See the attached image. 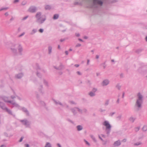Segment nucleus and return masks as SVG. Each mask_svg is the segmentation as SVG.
Instances as JSON below:
<instances>
[{"instance_id":"1","label":"nucleus","mask_w":147,"mask_h":147,"mask_svg":"<svg viewBox=\"0 0 147 147\" xmlns=\"http://www.w3.org/2000/svg\"><path fill=\"white\" fill-rule=\"evenodd\" d=\"M137 96L138 98L136 99L134 107L136 108L137 111H139L142 108L143 96L140 92L138 93Z\"/></svg>"},{"instance_id":"2","label":"nucleus","mask_w":147,"mask_h":147,"mask_svg":"<svg viewBox=\"0 0 147 147\" xmlns=\"http://www.w3.org/2000/svg\"><path fill=\"white\" fill-rule=\"evenodd\" d=\"M41 14V12H38L35 16V17L36 18V22L39 24H41L43 23L46 20L45 18H42Z\"/></svg>"},{"instance_id":"3","label":"nucleus","mask_w":147,"mask_h":147,"mask_svg":"<svg viewBox=\"0 0 147 147\" xmlns=\"http://www.w3.org/2000/svg\"><path fill=\"white\" fill-rule=\"evenodd\" d=\"M103 0H93V3L90 6L91 8H97L99 5L101 6L103 4Z\"/></svg>"},{"instance_id":"4","label":"nucleus","mask_w":147,"mask_h":147,"mask_svg":"<svg viewBox=\"0 0 147 147\" xmlns=\"http://www.w3.org/2000/svg\"><path fill=\"white\" fill-rule=\"evenodd\" d=\"M10 49L11 52L14 55H16L17 54V49L19 54L21 55H22V52L23 51V49L22 47H18L17 48H16L15 47H11Z\"/></svg>"},{"instance_id":"5","label":"nucleus","mask_w":147,"mask_h":147,"mask_svg":"<svg viewBox=\"0 0 147 147\" xmlns=\"http://www.w3.org/2000/svg\"><path fill=\"white\" fill-rule=\"evenodd\" d=\"M103 125L106 127L105 131L107 136H109L111 131V126L107 121H105L102 123Z\"/></svg>"},{"instance_id":"6","label":"nucleus","mask_w":147,"mask_h":147,"mask_svg":"<svg viewBox=\"0 0 147 147\" xmlns=\"http://www.w3.org/2000/svg\"><path fill=\"white\" fill-rule=\"evenodd\" d=\"M20 121L21 122L22 124L25 126L26 127H29L30 124V123L27 119H25L24 120H20Z\"/></svg>"},{"instance_id":"7","label":"nucleus","mask_w":147,"mask_h":147,"mask_svg":"<svg viewBox=\"0 0 147 147\" xmlns=\"http://www.w3.org/2000/svg\"><path fill=\"white\" fill-rule=\"evenodd\" d=\"M37 8L35 6H32L29 8L28 11L32 13L35 12L37 10Z\"/></svg>"},{"instance_id":"8","label":"nucleus","mask_w":147,"mask_h":147,"mask_svg":"<svg viewBox=\"0 0 147 147\" xmlns=\"http://www.w3.org/2000/svg\"><path fill=\"white\" fill-rule=\"evenodd\" d=\"M20 110H22L23 112H24L27 116H29L30 114L29 111L27 109L24 107H21Z\"/></svg>"},{"instance_id":"9","label":"nucleus","mask_w":147,"mask_h":147,"mask_svg":"<svg viewBox=\"0 0 147 147\" xmlns=\"http://www.w3.org/2000/svg\"><path fill=\"white\" fill-rule=\"evenodd\" d=\"M53 67L57 70H60L64 68V66L61 63H60L58 67L54 66Z\"/></svg>"},{"instance_id":"10","label":"nucleus","mask_w":147,"mask_h":147,"mask_svg":"<svg viewBox=\"0 0 147 147\" xmlns=\"http://www.w3.org/2000/svg\"><path fill=\"white\" fill-rule=\"evenodd\" d=\"M43 86L42 84L40 85L38 88V91L42 94H43L44 93V92L43 90Z\"/></svg>"},{"instance_id":"11","label":"nucleus","mask_w":147,"mask_h":147,"mask_svg":"<svg viewBox=\"0 0 147 147\" xmlns=\"http://www.w3.org/2000/svg\"><path fill=\"white\" fill-rule=\"evenodd\" d=\"M109 80L108 79L104 80L102 83V85L103 86H106L109 84Z\"/></svg>"},{"instance_id":"12","label":"nucleus","mask_w":147,"mask_h":147,"mask_svg":"<svg viewBox=\"0 0 147 147\" xmlns=\"http://www.w3.org/2000/svg\"><path fill=\"white\" fill-rule=\"evenodd\" d=\"M43 83L44 85L47 87H48L49 86V84L48 81L45 78H43L42 79Z\"/></svg>"},{"instance_id":"13","label":"nucleus","mask_w":147,"mask_h":147,"mask_svg":"<svg viewBox=\"0 0 147 147\" xmlns=\"http://www.w3.org/2000/svg\"><path fill=\"white\" fill-rule=\"evenodd\" d=\"M24 76V74L22 73H20L16 74L15 77L17 79H21Z\"/></svg>"},{"instance_id":"14","label":"nucleus","mask_w":147,"mask_h":147,"mask_svg":"<svg viewBox=\"0 0 147 147\" xmlns=\"http://www.w3.org/2000/svg\"><path fill=\"white\" fill-rule=\"evenodd\" d=\"M121 144V143L120 142V141L119 140H118L115 141L114 142V143L113 144V146H114L113 147H115L116 146H120Z\"/></svg>"},{"instance_id":"15","label":"nucleus","mask_w":147,"mask_h":147,"mask_svg":"<svg viewBox=\"0 0 147 147\" xmlns=\"http://www.w3.org/2000/svg\"><path fill=\"white\" fill-rule=\"evenodd\" d=\"M0 107L3 110L5 111L7 108L6 107L5 104L3 102L0 101Z\"/></svg>"},{"instance_id":"16","label":"nucleus","mask_w":147,"mask_h":147,"mask_svg":"<svg viewBox=\"0 0 147 147\" xmlns=\"http://www.w3.org/2000/svg\"><path fill=\"white\" fill-rule=\"evenodd\" d=\"M2 99L5 102H7L11 103V100H8V97L4 96L2 97Z\"/></svg>"},{"instance_id":"17","label":"nucleus","mask_w":147,"mask_h":147,"mask_svg":"<svg viewBox=\"0 0 147 147\" xmlns=\"http://www.w3.org/2000/svg\"><path fill=\"white\" fill-rule=\"evenodd\" d=\"M76 109H77L76 107H75L70 109L71 111L74 115H75L77 113Z\"/></svg>"},{"instance_id":"18","label":"nucleus","mask_w":147,"mask_h":147,"mask_svg":"<svg viewBox=\"0 0 147 147\" xmlns=\"http://www.w3.org/2000/svg\"><path fill=\"white\" fill-rule=\"evenodd\" d=\"M12 105H14V107H15L18 108L19 109H20L21 107L17 103H16L15 102H14L11 101V103Z\"/></svg>"},{"instance_id":"19","label":"nucleus","mask_w":147,"mask_h":147,"mask_svg":"<svg viewBox=\"0 0 147 147\" xmlns=\"http://www.w3.org/2000/svg\"><path fill=\"white\" fill-rule=\"evenodd\" d=\"M53 100L54 102L56 104V105H57L58 104H59L62 107H64V105H63V104L60 101H56L54 99Z\"/></svg>"},{"instance_id":"20","label":"nucleus","mask_w":147,"mask_h":147,"mask_svg":"<svg viewBox=\"0 0 147 147\" xmlns=\"http://www.w3.org/2000/svg\"><path fill=\"white\" fill-rule=\"evenodd\" d=\"M76 128L77 129V130L78 131H79L82 130L83 129L82 126L80 125H77L76 126Z\"/></svg>"},{"instance_id":"21","label":"nucleus","mask_w":147,"mask_h":147,"mask_svg":"<svg viewBox=\"0 0 147 147\" xmlns=\"http://www.w3.org/2000/svg\"><path fill=\"white\" fill-rule=\"evenodd\" d=\"M5 112H7L9 114L13 115V114L11 111L8 109L7 108L6 109V110L5 111Z\"/></svg>"},{"instance_id":"22","label":"nucleus","mask_w":147,"mask_h":147,"mask_svg":"<svg viewBox=\"0 0 147 147\" xmlns=\"http://www.w3.org/2000/svg\"><path fill=\"white\" fill-rule=\"evenodd\" d=\"M88 95L91 97H93L95 96V93L91 91L89 92Z\"/></svg>"},{"instance_id":"23","label":"nucleus","mask_w":147,"mask_h":147,"mask_svg":"<svg viewBox=\"0 0 147 147\" xmlns=\"http://www.w3.org/2000/svg\"><path fill=\"white\" fill-rule=\"evenodd\" d=\"M59 17V15L57 14L54 15L53 18L54 20H56L58 19Z\"/></svg>"},{"instance_id":"24","label":"nucleus","mask_w":147,"mask_h":147,"mask_svg":"<svg viewBox=\"0 0 147 147\" xmlns=\"http://www.w3.org/2000/svg\"><path fill=\"white\" fill-rule=\"evenodd\" d=\"M142 129L144 131H147V125H144L142 128Z\"/></svg>"},{"instance_id":"25","label":"nucleus","mask_w":147,"mask_h":147,"mask_svg":"<svg viewBox=\"0 0 147 147\" xmlns=\"http://www.w3.org/2000/svg\"><path fill=\"white\" fill-rule=\"evenodd\" d=\"M37 76L39 78H41L42 77V75L40 74L39 71H37L36 73Z\"/></svg>"},{"instance_id":"26","label":"nucleus","mask_w":147,"mask_h":147,"mask_svg":"<svg viewBox=\"0 0 147 147\" xmlns=\"http://www.w3.org/2000/svg\"><path fill=\"white\" fill-rule=\"evenodd\" d=\"M48 54H50L52 52V47H48Z\"/></svg>"},{"instance_id":"27","label":"nucleus","mask_w":147,"mask_h":147,"mask_svg":"<svg viewBox=\"0 0 147 147\" xmlns=\"http://www.w3.org/2000/svg\"><path fill=\"white\" fill-rule=\"evenodd\" d=\"M136 119V118H134L133 117H131L129 118V120L132 123H133Z\"/></svg>"},{"instance_id":"28","label":"nucleus","mask_w":147,"mask_h":147,"mask_svg":"<svg viewBox=\"0 0 147 147\" xmlns=\"http://www.w3.org/2000/svg\"><path fill=\"white\" fill-rule=\"evenodd\" d=\"M37 32V30L36 29H33L30 33V34L33 35Z\"/></svg>"},{"instance_id":"29","label":"nucleus","mask_w":147,"mask_h":147,"mask_svg":"<svg viewBox=\"0 0 147 147\" xmlns=\"http://www.w3.org/2000/svg\"><path fill=\"white\" fill-rule=\"evenodd\" d=\"M142 144V143L140 142H139L135 143L134 144V146H138L140 145H141Z\"/></svg>"},{"instance_id":"30","label":"nucleus","mask_w":147,"mask_h":147,"mask_svg":"<svg viewBox=\"0 0 147 147\" xmlns=\"http://www.w3.org/2000/svg\"><path fill=\"white\" fill-rule=\"evenodd\" d=\"M106 62L105 61L103 63L100 64V65H102L103 66V68L105 69L106 68Z\"/></svg>"},{"instance_id":"31","label":"nucleus","mask_w":147,"mask_h":147,"mask_svg":"<svg viewBox=\"0 0 147 147\" xmlns=\"http://www.w3.org/2000/svg\"><path fill=\"white\" fill-rule=\"evenodd\" d=\"M90 137L95 142H96V139L94 137V136L93 135H90Z\"/></svg>"},{"instance_id":"32","label":"nucleus","mask_w":147,"mask_h":147,"mask_svg":"<svg viewBox=\"0 0 147 147\" xmlns=\"http://www.w3.org/2000/svg\"><path fill=\"white\" fill-rule=\"evenodd\" d=\"M51 8V6L49 5H46L45 7L46 10H49Z\"/></svg>"},{"instance_id":"33","label":"nucleus","mask_w":147,"mask_h":147,"mask_svg":"<svg viewBox=\"0 0 147 147\" xmlns=\"http://www.w3.org/2000/svg\"><path fill=\"white\" fill-rule=\"evenodd\" d=\"M45 147H51V145L49 142H47Z\"/></svg>"},{"instance_id":"34","label":"nucleus","mask_w":147,"mask_h":147,"mask_svg":"<svg viewBox=\"0 0 147 147\" xmlns=\"http://www.w3.org/2000/svg\"><path fill=\"white\" fill-rule=\"evenodd\" d=\"M36 69L37 71H39V70H40L41 69L39 65L38 64H36Z\"/></svg>"},{"instance_id":"35","label":"nucleus","mask_w":147,"mask_h":147,"mask_svg":"<svg viewBox=\"0 0 147 147\" xmlns=\"http://www.w3.org/2000/svg\"><path fill=\"white\" fill-rule=\"evenodd\" d=\"M142 50V49H137L136 51V52L137 53H139L140 52H141Z\"/></svg>"},{"instance_id":"36","label":"nucleus","mask_w":147,"mask_h":147,"mask_svg":"<svg viewBox=\"0 0 147 147\" xmlns=\"http://www.w3.org/2000/svg\"><path fill=\"white\" fill-rule=\"evenodd\" d=\"M109 100H107L105 102V105L106 106L108 105L109 104Z\"/></svg>"},{"instance_id":"37","label":"nucleus","mask_w":147,"mask_h":147,"mask_svg":"<svg viewBox=\"0 0 147 147\" xmlns=\"http://www.w3.org/2000/svg\"><path fill=\"white\" fill-rule=\"evenodd\" d=\"M116 87L119 90L121 88V86L119 85V84H118L116 86Z\"/></svg>"},{"instance_id":"38","label":"nucleus","mask_w":147,"mask_h":147,"mask_svg":"<svg viewBox=\"0 0 147 147\" xmlns=\"http://www.w3.org/2000/svg\"><path fill=\"white\" fill-rule=\"evenodd\" d=\"M122 117V115H119L117 117V118L118 120H120Z\"/></svg>"},{"instance_id":"39","label":"nucleus","mask_w":147,"mask_h":147,"mask_svg":"<svg viewBox=\"0 0 147 147\" xmlns=\"http://www.w3.org/2000/svg\"><path fill=\"white\" fill-rule=\"evenodd\" d=\"M77 109L78 111L81 114H82L83 113L82 110L80 109L78 107H77Z\"/></svg>"},{"instance_id":"40","label":"nucleus","mask_w":147,"mask_h":147,"mask_svg":"<svg viewBox=\"0 0 147 147\" xmlns=\"http://www.w3.org/2000/svg\"><path fill=\"white\" fill-rule=\"evenodd\" d=\"M140 127H136L134 129L135 131L136 132H138L140 129Z\"/></svg>"},{"instance_id":"41","label":"nucleus","mask_w":147,"mask_h":147,"mask_svg":"<svg viewBox=\"0 0 147 147\" xmlns=\"http://www.w3.org/2000/svg\"><path fill=\"white\" fill-rule=\"evenodd\" d=\"M67 120L69 121V122H70V123H71L72 124H74V122L73 121H72L71 120L69 119H67Z\"/></svg>"},{"instance_id":"42","label":"nucleus","mask_w":147,"mask_h":147,"mask_svg":"<svg viewBox=\"0 0 147 147\" xmlns=\"http://www.w3.org/2000/svg\"><path fill=\"white\" fill-rule=\"evenodd\" d=\"M97 88H93L91 91L95 93V92L97 91Z\"/></svg>"},{"instance_id":"43","label":"nucleus","mask_w":147,"mask_h":147,"mask_svg":"<svg viewBox=\"0 0 147 147\" xmlns=\"http://www.w3.org/2000/svg\"><path fill=\"white\" fill-rule=\"evenodd\" d=\"M4 136L6 137H10L12 136V135H11L10 136H9L8 134L6 132H4Z\"/></svg>"},{"instance_id":"44","label":"nucleus","mask_w":147,"mask_h":147,"mask_svg":"<svg viewBox=\"0 0 147 147\" xmlns=\"http://www.w3.org/2000/svg\"><path fill=\"white\" fill-rule=\"evenodd\" d=\"M41 104L43 106H45V103L42 101H40V102Z\"/></svg>"},{"instance_id":"45","label":"nucleus","mask_w":147,"mask_h":147,"mask_svg":"<svg viewBox=\"0 0 147 147\" xmlns=\"http://www.w3.org/2000/svg\"><path fill=\"white\" fill-rule=\"evenodd\" d=\"M115 113V112H111L109 113V116L110 117H112Z\"/></svg>"},{"instance_id":"46","label":"nucleus","mask_w":147,"mask_h":147,"mask_svg":"<svg viewBox=\"0 0 147 147\" xmlns=\"http://www.w3.org/2000/svg\"><path fill=\"white\" fill-rule=\"evenodd\" d=\"M84 141L85 142L86 144L88 146H90V144L86 140H84Z\"/></svg>"},{"instance_id":"47","label":"nucleus","mask_w":147,"mask_h":147,"mask_svg":"<svg viewBox=\"0 0 147 147\" xmlns=\"http://www.w3.org/2000/svg\"><path fill=\"white\" fill-rule=\"evenodd\" d=\"M83 113H86L87 112V110L86 108H84L82 110Z\"/></svg>"},{"instance_id":"48","label":"nucleus","mask_w":147,"mask_h":147,"mask_svg":"<svg viewBox=\"0 0 147 147\" xmlns=\"http://www.w3.org/2000/svg\"><path fill=\"white\" fill-rule=\"evenodd\" d=\"M138 71L139 73H141L142 71V67H140L138 69Z\"/></svg>"},{"instance_id":"49","label":"nucleus","mask_w":147,"mask_h":147,"mask_svg":"<svg viewBox=\"0 0 147 147\" xmlns=\"http://www.w3.org/2000/svg\"><path fill=\"white\" fill-rule=\"evenodd\" d=\"M28 17V16H26L24 17L22 19V20H26V19H27Z\"/></svg>"},{"instance_id":"50","label":"nucleus","mask_w":147,"mask_h":147,"mask_svg":"<svg viewBox=\"0 0 147 147\" xmlns=\"http://www.w3.org/2000/svg\"><path fill=\"white\" fill-rule=\"evenodd\" d=\"M27 3V2L26 1H23L22 3V5H25Z\"/></svg>"},{"instance_id":"51","label":"nucleus","mask_w":147,"mask_h":147,"mask_svg":"<svg viewBox=\"0 0 147 147\" xmlns=\"http://www.w3.org/2000/svg\"><path fill=\"white\" fill-rule=\"evenodd\" d=\"M44 30L43 29L40 28L39 30V31L41 33H42L43 32Z\"/></svg>"},{"instance_id":"52","label":"nucleus","mask_w":147,"mask_h":147,"mask_svg":"<svg viewBox=\"0 0 147 147\" xmlns=\"http://www.w3.org/2000/svg\"><path fill=\"white\" fill-rule=\"evenodd\" d=\"M105 111V109H99V111L100 112H103Z\"/></svg>"},{"instance_id":"53","label":"nucleus","mask_w":147,"mask_h":147,"mask_svg":"<svg viewBox=\"0 0 147 147\" xmlns=\"http://www.w3.org/2000/svg\"><path fill=\"white\" fill-rule=\"evenodd\" d=\"M63 72L62 71H60L58 72V74L59 75H62L63 74Z\"/></svg>"},{"instance_id":"54","label":"nucleus","mask_w":147,"mask_h":147,"mask_svg":"<svg viewBox=\"0 0 147 147\" xmlns=\"http://www.w3.org/2000/svg\"><path fill=\"white\" fill-rule=\"evenodd\" d=\"M23 138H24V137H23V136L21 137V138H20V139L19 140V142H22V140H23Z\"/></svg>"},{"instance_id":"55","label":"nucleus","mask_w":147,"mask_h":147,"mask_svg":"<svg viewBox=\"0 0 147 147\" xmlns=\"http://www.w3.org/2000/svg\"><path fill=\"white\" fill-rule=\"evenodd\" d=\"M25 34V32H23L22 33V34H21L20 35H19V37H21L22 36H23Z\"/></svg>"},{"instance_id":"56","label":"nucleus","mask_w":147,"mask_h":147,"mask_svg":"<svg viewBox=\"0 0 147 147\" xmlns=\"http://www.w3.org/2000/svg\"><path fill=\"white\" fill-rule=\"evenodd\" d=\"M90 62V60L89 59H88L87 60V65H88L89 64V62Z\"/></svg>"},{"instance_id":"57","label":"nucleus","mask_w":147,"mask_h":147,"mask_svg":"<svg viewBox=\"0 0 147 147\" xmlns=\"http://www.w3.org/2000/svg\"><path fill=\"white\" fill-rule=\"evenodd\" d=\"M8 9V7L2 8V9H3L2 10H7V9Z\"/></svg>"},{"instance_id":"58","label":"nucleus","mask_w":147,"mask_h":147,"mask_svg":"<svg viewBox=\"0 0 147 147\" xmlns=\"http://www.w3.org/2000/svg\"><path fill=\"white\" fill-rule=\"evenodd\" d=\"M76 73L78 75H82V74L79 71H77Z\"/></svg>"},{"instance_id":"59","label":"nucleus","mask_w":147,"mask_h":147,"mask_svg":"<svg viewBox=\"0 0 147 147\" xmlns=\"http://www.w3.org/2000/svg\"><path fill=\"white\" fill-rule=\"evenodd\" d=\"M98 137L102 141H104V140L102 139L101 137L99 135H98Z\"/></svg>"},{"instance_id":"60","label":"nucleus","mask_w":147,"mask_h":147,"mask_svg":"<svg viewBox=\"0 0 147 147\" xmlns=\"http://www.w3.org/2000/svg\"><path fill=\"white\" fill-rule=\"evenodd\" d=\"M76 36L77 37H79L80 36V34L79 33H76L75 34Z\"/></svg>"},{"instance_id":"61","label":"nucleus","mask_w":147,"mask_h":147,"mask_svg":"<svg viewBox=\"0 0 147 147\" xmlns=\"http://www.w3.org/2000/svg\"><path fill=\"white\" fill-rule=\"evenodd\" d=\"M11 18L10 19V21H12V20H14V18L13 17V16H11Z\"/></svg>"},{"instance_id":"62","label":"nucleus","mask_w":147,"mask_h":147,"mask_svg":"<svg viewBox=\"0 0 147 147\" xmlns=\"http://www.w3.org/2000/svg\"><path fill=\"white\" fill-rule=\"evenodd\" d=\"M19 1V0H14L13 3H16L18 2Z\"/></svg>"},{"instance_id":"63","label":"nucleus","mask_w":147,"mask_h":147,"mask_svg":"<svg viewBox=\"0 0 147 147\" xmlns=\"http://www.w3.org/2000/svg\"><path fill=\"white\" fill-rule=\"evenodd\" d=\"M24 146L25 147H29V145L28 144H25Z\"/></svg>"},{"instance_id":"64","label":"nucleus","mask_w":147,"mask_h":147,"mask_svg":"<svg viewBox=\"0 0 147 147\" xmlns=\"http://www.w3.org/2000/svg\"><path fill=\"white\" fill-rule=\"evenodd\" d=\"M57 145L58 147H62L61 145L59 143H57Z\"/></svg>"}]
</instances>
